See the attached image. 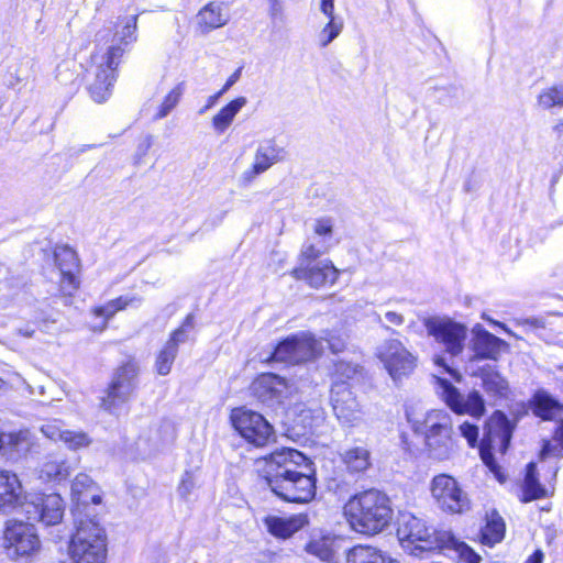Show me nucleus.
Segmentation results:
<instances>
[{
  "label": "nucleus",
  "instance_id": "obj_64",
  "mask_svg": "<svg viewBox=\"0 0 563 563\" xmlns=\"http://www.w3.org/2000/svg\"><path fill=\"white\" fill-rule=\"evenodd\" d=\"M412 428H413L415 432H419V426L417 423H413Z\"/></svg>",
  "mask_w": 563,
  "mask_h": 563
},
{
  "label": "nucleus",
  "instance_id": "obj_20",
  "mask_svg": "<svg viewBox=\"0 0 563 563\" xmlns=\"http://www.w3.org/2000/svg\"><path fill=\"white\" fill-rule=\"evenodd\" d=\"M472 333L471 346L474 352V358L497 360L501 347L507 346L504 340L489 333L481 324H476Z\"/></svg>",
  "mask_w": 563,
  "mask_h": 563
},
{
  "label": "nucleus",
  "instance_id": "obj_43",
  "mask_svg": "<svg viewBox=\"0 0 563 563\" xmlns=\"http://www.w3.org/2000/svg\"><path fill=\"white\" fill-rule=\"evenodd\" d=\"M136 29H137V15H132L125 19L124 25L121 31H117L114 35V41H118V44H113L112 46H121L123 49V45H129L136 41Z\"/></svg>",
  "mask_w": 563,
  "mask_h": 563
},
{
  "label": "nucleus",
  "instance_id": "obj_7",
  "mask_svg": "<svg viewBox=\"0 0 563 563\" xmlns=\"http://www.w3.org/2000/svg\"><path fill=\"white\" fill-rule=\"evenodd\" d=\"M322 349L321 341L311 333L301 332L279 343L273 358L277 362L300 363L316 357Z\"/></svg>",
  "mask_w": 563,
  "mask_h": 563
},
{
  "label": "nucleus",
  "instance_id": "obj_6",
  "mask_svg": "<svg viewBox=\"0 0 563 563\" xmlns=\"http://www.w3.org/2000/svg\"><path fill=\"white\" fill-rule=\"evenodd\" d=\"M137 374L139 365L134 361H128L115 371L107 395L102 398L106 410L115 411L130 399L135 389Z\"/></svg>",
  "mask_w": 563,
  "mask_h": 563
},
{
  "label": "nucleus",
  "instance_id": "obj_56",
  "mask_svg": "<svg viewBox=\"0 0 563 563\" xmlns=\"http://www.w3.org/2000/svg\"><path fill=\"white\" fill-rule=\"evenodd\" d=\"M221 97H222V95L219 91L217 93L210 96L207 100V104L199 110V114H203L206 111H208L210 108H212Z\"/></svg>",
  "mask_w": 563,
  "mask_h": 563
},
{
  "label": "nucleus",
  "instance_id": "obj_27",
  "mask_svg": "<svg viewBox=\"0 0 563 563\" xmlns=\"http://www.w3.org/2000/svg\"><path fill=\"white\" fill-rule=\"evenodd\" d=\"M33 445L34 439L29 430L10 432L4 435V443L1 449V453L7 456V459L16 461L25 456Z\"/></svg>",
  "mask_w": 563,
  "mask_h": 563
},
{
  "label": "nucleus",
  "instance_id": "obj_23",
  "mask_svg": "<svg viewBox=\"0 0 563 563\" xmlns=\"http://www.w3.org/2000/svg\"><path fill=\"white\" fill-rule=\"evenodd\" d=\"M25 499L18 475L8 470L0 471V508L10 509L22 505Z\"/></svg>",
  "mask_w": 563,
  "mask_h": 563
},
{
  "label": "nucleus",
  "instance_id": "obj_17",
  "mask_svg": "<svg viewBox=\"0 0 563 563\" xmlns=\"http://www.w3.org/2000/svg\"><path fill=\"white\" fill-rule=\"evenodd\" d=\"M291 275L297 280H305L313 288L333 285L339 276V271L329 261H321L314 264L307 263L292 269Z\"/></svg>",
  "mask_w": 563,
  "mask_h": 563
},
{
  "label": "nucleus",
  "instance_id": "obj_15",
  "mask_svg": "<svg viewBox=\"0 0 563 563\" xmlns=\"http://www.w3.org/2000/svg\"><path fill=\"white\" fill-rule=\"evenodd\" d=\"M64 510L63 498L58 494H49L27 503L25 511L29 519L38 520L45 526H54L62 521Z\"/></svg>",
  "mask_w": 563,
  "mask_h": 563
},
{
  "label": "nucleus",
  "instance_id": "obj_46",
  "mask_svg": "<svg viewBox=\"0 0 563 563\" xmlns=\"http://www.w3.org/2000/svg\"><path fill=\"white\" fill-rule=\"evenodd\" d=\"M329 249V245L323 244L322 242L318 241L317 243H313L311 241H307L301 249L300 252V266L307 265V263H310L311 261H314L320 255L325 253Z\"/></svg>",
  "mask_w": 563,
  "mask_h": 563
},
{
  "label": "nucleus",
  "instance_id": "obj_58",
  "mask_svg": "<svg viewBox=\"0 0 563 563\" xmlns=\"http://www.w3.org/2000/svg\"><path fill=\"white\" fill-rule=\"evenodd\" d=\"M483 319H484V320H486V321H488L489 323H492V324H494V325H497V327L501 328V329H503L506 333H508L509 335H512V336H516V338H517V335H516V334H515L510 329H508V328L506 327V324H504V323H501V322H498V321H496V320H494V319H492V318L487 317L486 314H483Z\"/></svg>",
  "mask_w": 563,
  "mask_h": 563
},
{
  "label": "nucleus",
  "instance_id": "obj_63",
  "mask_svg": "<svg viewBox=\"0 0 563 563\" xmlns=\"http://www.w3.org/2000/svg\"><path fill=\"white\" fill-rule=\"evenodd\" d=\"M20 332H21L24 336H32V334H33V331H24V332H23L22 330H20Z\"/></svg>",
  "mask_w": 563,
  "mask_h": 563
},
{
  "label": "nucleus",
  "instance_id": "obj_22",
  "mask_svg": "<svg viewBox=\"0 0 563 563\" xmlns=\"http://www.w3.org/2000/svg\"><path fill=\"white\" fill-rule=\"evenodd\" d=\"M54 256L62 276V288L66 291L76 289L78 287L76 273L79 267L76 252L68 246H60L55 250Z\"/></svg>",
  "mask_w": 563,
  "mask_h": 563
},
{
  "label": "nucleus",
  "instance_id": "obj_40",
  "mask_svg": "<svg viewBox=\"0 0 563 563\" xmlns=\"http://www.w3.org/2000/svg\"><path fill=\"white\" fill-rule=\"evenodd\" d=\"M563 456V419L560 421L558 428L551 440H544L540 451V459L548 457H562Z\"/></svg>",
  "mask_w": 563,
  "mask_h": 563
},
{
  "label": "nucleus",
  "instance_id": "obj_25",
  "mask_svg": "<svg viewBox=\"0 0 563 563\" xmlns=\"http://www.w3.org/2000/svg\"><path fill=\"white\" fill-rule=\"evenodd\" d=\"M482 380V387L488 397L499 399L506 398L509 394L508 380L490 365L478 368L473 374Z\"/></svg>",
  "mask_w": 563,
  "mask_h": 563
},
{
  "label": "nucleus",
  "instance_id": "obj_4",
  "mask_svg": "<svg viewBox=\"0 0 563 563\" xmlns=\"http://www.w3.org/2000/svg\"><path fill=\"white\" fill-rule=\"evenodd\" d=\"M69 551L71 563H103L107 551L103 529L92 519L80 520Z\"/></svg>",
  "mask_w": 563,
  "mask_h": 563
},
{
  "label": "nucleus",
  "instance_id": "obj_3",
  "mask_svg": "<svg viewBox=\"0 0 563 563\" xmlns=\"http://www.w3.org/2000/svg\"><path fill=\"white\" fill-rule=\"evenodd\" d=\"M432 363L438 371L431 375L437 394L445 404L457 415H468L474 418H481L485 413V401L477 390H472L467 395L461 394L448 379L441 377L446 373L460 380L459 373L448 363L444 356L434 355Z\"/></svg>",
  "mask_w": 563,
  "mask_h": 563
},
{
  "label": "nucleus",
  "instance_id": "obj_36",
  "mask_svg": "<svg viewBox=\"0 0 563 563\" xmlns=\"http://www.w3.org/2000/svg\"><path fill=\"white\" fill-rule=\"evenodd\" d=\"M134 302H140V299L136 297H119L117 299L108 301L106 305L100 307H95L92 309V313L96 317L103 318L102 324L98 328L99 331H102L107 328L108 321L120 310L125 309L128 306L133 305Z\"/></svg>",
  "mask_w": 563,
  "mask_h": 563
},
{
  "label": "nucleus",
  "instance_id": "obj_11",
  "mask_svg": "<svg viewBox=\"0 0 563 563\" xmlns=\"http://www.w3.org/2000/svg\"><path fill=\"white\" fill-rule=\"evenodd\" d=\"M4 539L12 556L30 558L38 553L41 541L34 526L14 522L5 529Z\"/></svg>",
  "mask_w": 563,
  "mask_h": 563
},
{
  "label": "nucleus",
  "instance_id": "obj_42",
  "mask_svg": "<svg viewBox=\"0 0 563 563\" xmlns=\"http://www.w3.org/2000/svg\"><path fill=\"white\" fill-rule=\"evenodd\" d=\"M177 353L176 347L165 343L163 349L157 353L154 364L155 371L158 375L165 376L170 373Z\"/></svg>",
  "mask_w": 563,
  "mask_h": 563
},
{
  "label": "nucleus",
  "instance_id": "obj_62",
  "mask_svg": "<svg viewBox=\"0 0 563 563\" xmlns=\"http://www.w3.org/2000/svg\"><path fill=\"white\" fill-rule=\"evenodd\" d=\"M432 413H429L426 419H424V424H428V423H431L432 422Z\"/></svg>",
  "mask_w": 563,
  "mask_h": 563
},
{
  "label": "nucleus",
  "instance_id": "obj_54",
  "mask_svg": "<svg viewBox=\"0 0 563 563\" xmlns=\"http://www.w3.org/2000/svg\"><path fill=\"white\" fill-rule=\"evenodd\" d=\"M325 340H327V342L329 344V347L334 353H339V352L343 351L344 347H345V340L342 339V338H339V336L336 338L334 335H330Z\"/></svg>",
  "mask_w": 563,
  "mask_h": 563
},
{
  "label": "nucleus",
  "instance_id": "obj_9",
  "mask_svg": "<svg viewBox=\"0 0 563 563\" xmlns=\"http://www.w3.org/2000/svg\"><path fill=\"white\" fill-rule=\"evenodd\" d=\"M234 429L250 443L264 446L273 437V427L260 413L236 409L231 416Z\"/></svg>",
  "mask_w": 563,
  "mask_h": 563
},
{
  "label": "nucleus",
  "instance_id": "obj_57",
  "mask_svg": "<svg viewBox=\"0 0 563 563\" xmlns=\"http://www.w3.org/2000/svg\"><path fill=\"white\" fill-rule=\"evenodd\" d=\"M483 319H484V320H486V321H488L489 323H492V324H494V325H497V327L501 328V329H503L506 333H508L509 335H512V336H516V338H517V335H516V334H515L510 329H508V328L506 327V324H504V323H501V322H498V321H496V320H494V319H492V318L487 317L486 314H483Z\"/></svg>",
  "mask_w": 563,
  "mask_h": 563
},
{
  "label": "nucleus",
  "instance_id": "obj_60",
  "mask_svg": "<svg viewBox=\"0 0 563 563\" xmlns=\"http://www.w3.org/2000/svg\"><path fill=\"white\" fill-rule=\"evenodd\" d=\"M525 324H529L534 328H544V322L538 318H530L523 321Z\"/></svg>",
  "mask_w": 563,
  "mask_h": 563
},
{
  "label": "nucleus",
  "instance_id": "obj_26",
  "mask_svg": "<svg viewBox=\"0 0 563 563\" xmlns=\"http://www.w3.org/2000/svg\"><path fill=\"white\" fill-rule=\"evenodd\" d=\"M267 530L276 538L287 539L308 523L306 515L290 517L268 516L264 520Z\"/></svg>",
  "mask_w": 563,
  "mask_h": 563
},
{
  "label": "nucleus",
  "instance_id": "obj_19",
  "mask_svg": "<svg viewBox=\"0 0 563 563\" xmlns=\"http://www.w3.org/2000/svg\"><path fill=\"white\" fill-rule=\"evenodd\" d=\"M41 432L53 441H62L69 450L87 448L91 439L84 431L66 429L60 420H51L41 427Z\"/></svg>",
  "mask_w": 563,
  "mask_h": 563
},
{
  "label": "nucleus",
  "instance_id": "obj_49",
  "mask_svg": "<svg viewBox=\"0 0 563 563\" xmlns=\"http://www.w3.org/2000/svg\"><path fill=\"white\" fill-rule=\"evenodd\" d=\"M313 234L319 238V241L329 245L333 235V222L330 218L317 219L312 225Z\"/></svg>",
  "mask_w": 563,
  "mask_h": 563
},
{
  "label": "nucleus",
  "instance_id": "obj_55",
  "mask_svg": "<svg viewBox=\"0 0 563 563\" xmlns=\"http://www.w3.org/2000/svg\"><path fill=\"white\" fill-rule=\"evenodd\" d=\"M241 76V69H236L228 79H227V82L224 84V86L222 87L221 90H219V92H221V95H224L240 78Z\"/></svg>",
  "mask_w": 563,
  "mask_h": 563
},
{
  "label": "nucleus",
  "instance_id": "obj_29",
  "mask_svg": "<svg viewBox=\"0 0 563 563\" xmlns=\"http://www.w3.org/2000/svg\"><path fill=\"white\" fill-rule=\"evenodd\" d=\"M228 21L229 15L224 12L223 5L218 2L208 3L197 15V23L203 33L219 29L225 25Z\"/></svg>",
  "mask_w": 563,
  "mask_h": 563
},
{
  "label": "nucleus",
  "instance_id": "obj_51",
  "mask_svg": "<svg viewBox=\"0 0 563 563\" xmlns=\"http://www.w3.org/2000/svg\"><path fill=\"white\" fill-rule=\"evenodd\" d=\"M461 434L467 440L471 446H475L478 438V428L475 424L464 422L460 426Z\"/></svg>",
  "mask_w": 563,
  "mask_h": 563
},
{
  "label": "nucleus",
  "instance_id": "obj_8",
  "mask_svg": "<svg viewBox=\"0 0 563 563\" xmlns=\"http://www.w3.org/2000/svg\"><path fill=\"white\" fill-rule=\"evenodd\" d=\"M424 327L429 335L444 345L451 356H457L463 352L467 336L465 325L454 322L445 317H432L424 320Z\"/></svg>",
  "mask_w": 563,
  "mask_h": 563
},
{
  "label": "nucleus",
  "instance_id": "obj_12",
  "mask_svg": "<svg viewBox=\"0 0 563 563\" xmlns=\"http://www.w3.org/2000/svg\"><path fill=\"white\" fill-rule=\"evenodd\" d=\"M394 380L408 375L415 367V358L397 340L386 341L377 353Z\"/></svg>",
  "mask_w": 563,
  "mask_h": 563
},
{
  "label": "nucleus",
  "instance_id": "obj_39",
  "mask_svg": "<svg viewBox=\"0 0 563 563\" xmlns=\"http://www.w3.org/2000/svg\"><path fill=\"white\" fill-rule=\"evenodd\" d=\"M537 466L534 463H529L527 467V474L523 484V496L521 500L523 503L531 501L533 499L543 498L545 496V489L540 485L537 478Z\"/></svg>",
  "mask_w": 563,
  "mask_h": 563
},
{
  "label": "nucleus",
  "instance_id": "obj_10",
  "mask_svg": "<svg viewBox=\"0 0 563 563\" xmlns=\"http://www.w3.org/2000/svg\"><path fill=\"white\" fill-rule=\"evenodd\" d=\"M330 402L339 422L354 427L362 420V408L346 382H335L331 388Z\"/></svg>",
  "mask_w": 563,
  "mask_h": 563
},
{
  "label": "nucleus",
  "instance_id": "obj_61",
  "mask_svg": "<svg viewBox=\"0 0 563 563\" xmlns=\"http://www.w3.org/2000/svg\"><path fill=\"white\" fill-rule=\"evenodd\" d=\"M481 456H482L483 462L487 466L492 467V465H493V456H492V454L489 452H487L486 450L482 449L481 450Z\"/></svg>",
  "mask_w": 563,
  "mask_h": 563
},
{
  "label": "nucleus",
  "instance_id": "obj_52",
  "mask_svg": "<svg viewBox=\"0 0 563 563\" xmlns=\"http://www.w3.org/2000/svg\"><path fill=\"white\" fill-rule=\"evenodd\" d=\"M384 318L386 321V327L395 325L399 327L405 322V316L402 312L397 310H385L384 311Z\"/></svg>",
  "mask_w": 563,
  "mask_h": 563
},
{
  "label": "nucleus",
  "instance_id": "obj_50",
  "mask_svg": "<svg viewBox=\"0 0 563 563\" xmlns=\"http://www.w3.org/2000/svg\"><path fill=\"white\" fill-rule=\"evenodd\" d=\"M196 487L197 483L192 473L186 472L181 477L177 492L181 498L188 499Z\"/></svg>",
  "mask_w": 563,
  "mask_h": 563
},
{
  "label": "nucleus",
  "instance_id": "obj_13",
  "mask_svg": "<svg viewBox=\"0 0 563 563\" xmlns=\"http://www.w3.org/2000/svg\"><path fill=\"white\" fill-rule=\"evenodd\" d=\"M254 397L268 407L279 405L291 394L287 380L273 373L261 374L251 385Z\"/></svg>",
  "mask_w": 563,
  "mask_h": 563
},
{
  "label": "nucleus",
  "instance_id": "obj_16",
  "mask_svg": "<svg viewBox=\"0 0 563 563\" xmlns=\"http://www.w3.org/2000/svg\"><path fill=\"white\" fill-rule=\"evenodd\" d=\"M397 537L404 551L413 556L422 554V521L410 512L398 518Z\"/></svg>",
  "mask_w": 563,
  "mask_h": 563
},
{
  "label": "nucleus",
  "instance_id": "obj_44",
  "mask_svg": "<svg viewBox=\"0 0 563 563\" xmlns=\"http://www.w3.org/2000/svg\"><path fill=\"white\" fill-rule=\"evenodd\" d=\"M538 104L543 109H551L555 106L563 107V86L543 90L538 97Z\"/></svg>",
  "mask_w": 563,
  "mask_h": 563
},
{
  "label": "nucleus",
  "instance_id": "obj_5",
  "mask_svg": "<svg viewBox=\"0 0 563 563\" xmlns=\"http://www.w3.org/2000/svg\"><path fill=\"white\" fill-rule=\"evenodd\" d=\"M432 498L446 512L463 514L470 509V499L450 475H437L430 485Z\"/></svg>",
  "mask_w": 563,
  "mask_h": 563
},
{
  "label": "nucleus",
  "instance_id": "obj_37",
  "mask_svg": "<svg viewBox=\"0 0 563 563\" xmlns=\"http://www.w3.org/2000/svg\"><path fill=\"white\" fill-rule=\"evenodd\" d=\"M342 460L351 472H364L371 466V452L365 446H353L345 450Z\"/></svg>",
  "mask_w": 563,
  "mask_h": 563
},
{
  "label": "nucleus",
  "instance_id": "obj_31",
  "mask_svg": "<svg viewBox=\"0 0 563 563\" xmlns=\"http://www.w3.org/2000/svg\"><path fill=\"white\" fill-rule=\"evenodd\" d=\"M71 494L78 503L84 505L100 504L101 497L97 494V486L87 474H78L71 484Z\"/></svg>",
  "mask_w": 563,
  "mask_h": 563
},
{
  "label": "nucleus",
  "instance_id": "obj_59",
  "mask_svg": "<svg viewBox=\"0 0 563 563\" xmlns=\"http://www.w3.org/2000/svg\"><path fill=\"white\" fill-rule=\"evenodd\" d=\"M543 562V553L540 550H537L532 555H530L525 563H542Z\"/></svg>",
  "mask_w": 563,
  "mask_h": 563
},
{
  "label": "nucleus",
  "instance_id": "obj_48",
  "mask_svg": "<svg viewBox=\"0 0 563 563\" xmlns=\"http://www.w3.org/2000/svg\"><path fill=\"white\" fill-rule=\"evenodd\" d=\"M342 30L343 22L341 20H329L319 33L320 46H328L335 37L340 35Z\"/></svg>",
  "mask_w": 563,
  "mask_h": 563
},
{
  "label": "nucleus",
  "instance_id": "obj_32",
  "mask_svg": "<svg viewBox=\"0 0 563 563\" xmlns=\"http://www.w3.org/2000/svg\"><path fill=\"white\" fill-rule=\"evenodd\" d=\"M505 531L506 526L504 519L496 510H492L486 514V525L482 528L481 541L485 545L493 547L501 542L505 537Z\"/></svg>",
  "mask_w": 563,
  "mask_h": 563
},
{
  "label": "nucleus",
  "instance_id": "obj_38",
  "mask_svg": "<svg viewBox=\"0 0 563 563\" xmlns=\"http://www.w3.org/2000/svg\"><path fill=\"white\" fill-rule=\"evenodd\" d=\"M70 467L66 460L49 457L40 468V478L46 482H59L68 477Z\"/></svg>",
  "mask_w": 563,
  "mask_h": 563
},
{
  "label": "nucleus",
  "instance_id": "obj_18",
  "mask_svg": "<svg viewBox=\"0 0 563 563\" xmlns=\"http://www.w3.org/2000/svg\"><path fill=\"white\" fill-rule=\"evenodd\" d=\"M285 156L284 148L274 141H266L257 147L252 166L242 174L245 183L253 181L258 175L266 172L271 166L282 161Z\"/></svg>",
  "mask_w": 563,
  "mask_h": 563
},
{
  "label": "nucleus",
  "instance_id": "obj_1",
  "mask_svg": "<svg viewBox=\"0 0 563 563\" xmlns=\"http://www.w3.org/2000/svg\"><path fill=\"white\" fill-rule=\"evenodd\" d=\"M257 471L280 499L306 504L316 495L312 464L297 450L282 449L256 460Z\"/></svg>",
  "mask_w": 563,
  "mask_h": 563
},
{
  "label": "nucleus",
  "instance_id": "obj_45",
  "mask_svg": "<svg viewBox=\"0 0 563 563\" xmlns=\"http://www.w3.org/2000/svg\"><path fill=\"white\" fill-rule=\"evenodd\" d=\"M195 327L194 314L189 313L186 319L183 321L181 325L172 332L169 339L166 344L176 347L178 351V346L180 343H184L188 339V332L191 331Z\"/></svg>",
  "mask_w": 563,
  "mask_h": 563
},
{
  "label": "nucleus",
  "instance_id": "obj_2",
  "mask_svg": "<svg viewBox=\"0 0 563 563\" xmlns=\"http://www.w3.org/2000/svg\"><path fill=\"white\" fill-rule=\"evenodd\" d=\"M344 516L354 531L373 536L389 526L393 509L386 494L368 489L349 499L344 506Z\"/></svg>",
  "mask_w": 563,
  "mask_h": 563
},
{
  "label": "nucleus",
  "instance_id": "obj_21",
  "mask_svg": "<svg viewBox=\"0 0 563 563\" xmlns=\"http://www.w3.org/2000/svg\"><path fill=\"white\" fill-rule=\"evenodd\" d=\"M486 428V439L483 441L486 442L489 448L497 449L504 453L508 448L512 434V426L508 418L501 411H496L489 418Z\"/></svg>",
  "mask_w": 563,
  "mask_h": 563
},
{
  "label": "nucleus",
  "instance_id": "obj_33",
  "mask_svg": "<svg viewBox=\"0 0 563 563\" xmlns=\"http://www.w3.org/2000/svg\"><path fill=\"white\" fill-rule=\"evenodd\" d=\"M346 563H399L376 548L356 545L346 554Z\"/></svg>",
  "mask_w": 563,
  "mask_h": 563
},
{
  "label": "nucleus",
  "instance_id": "obj_28",
  "mask_svg": "<svg viewBox=\"0 0 563 563\" xmlns=\"http://www.w3.org/2000/svg\"><path fill=\"white\" fill-rule=\"evenodd\" d=\"M305 551L322 562L335 563L339 551V540L329 534L314 537L305 545Z\"/></svg>",
  "mask_w": 563,
  "mask_h": 563
},
{
  "label": "nucleus",
  "instance_id": "obj_47",
  "mask_svg": "<svg viewBox=\"0 0 563 563\" xmlns=\"http://www.w3.org/2000/svg\"><path fill=\"white\" fill-rule=\"evenodd\" d=\"M114 80L115 79L108 80V77L106 75L102 82H100V80H93L89 86V91L92 99L96 102L106 101L111 95V89L113 87Z\"/></svg>",
  "mask_w": 563,
  "mask_h": 563
},
{
  "label": "nucleus",
  "instance_id": "obj_34",
  "mask_svg": "<svg viewBox=\"0 0 563 563\" xmlns=\"http://www.w3.org/2000/svg\"><path fill=\"white\" fill-rule=\"evenodd\" d=\"M533 404V413L543 420H554L563 413V405L544 391L536 394Z\"/></svg>",
  "mask_w": 563,
  "mask_h": 563
},
{
  "label": "nucleus",
  "instance_id": "obj_30",
  "mask_svg": "<svg viewBox=\"0 0 563 563\" xmlns=\"http://www.w3.org/2000/svg\"><path fill=\"white\" fill-rule=\"evenodd\" d=\"M125 49L121 46H110L104 55L96 56V71L95 79L103 81L104 75L108 80L115 79V69L119 65V59L123 56Z\"/></svg>",
  "mask_w": 563,
  "mask_h": 563
},
{
  "label": "nucleus",
  "instance_id": "obj_35",
  "mask_svg": "<svg viewBox=\"0 0 563 563\" xmlns=\"http://www.w3.org/2000/svg\"><path fill=\"white\" fill-rule=\"evenodd\" d=\"M247 103L245 97H239L224 106L211 120L214 131L219 134L227 131L235 115Z\"/></svg>",
  "mask_w": 563,
  "mask_h": 563
},
{
  "label": "nucleus",
  "instance_id": "obj_53",
  "mask_svg": "<svg viewBox=\"0 0 563 563\" xmlns=\"http://www.w3.org/2000/svg\"><path fill=\"white\" fill-rule=\"evenodd\" d=\"M320 11L329 19L336 20L334 15V0H321Z\"/></svg>",
  "mask_w": 563,
  "mask_h": 563
},
{
  "label": "nucleus",
  "instance_id": "obj_14",
  "mask_svg": "<svg viewBox=\"0 0 563 563\" xmlns=\"http://www.w3.org/2000/svg\"><path fill=\"white\" fill-rule=\"evenodd\" d=\"M453 550L463 563H479L481 556L449 530H433L424 536V551Z\"/></svg>",
  "mask_w": 563,
  "mask_h": 563
},
{
  "label": "nucleus",
  "instance_id": "obj_24",
  "mask_svg": "<svg viewBox=\"0 0 563 563\" xmlns=\"http://www.w3.org/2000/svg\"><path fill=\"white\" fill-rule=\"evenodd\" d=\"M438 417H440V415H437V418ZM429 428L427 444L430 448V455L439 460L448 457L450 443L448 417L441 415L440 420L432 422Z\"/></svg>",
  "mask_w": 563,
  "mask_h": 563
},
{
  "label": "nucleus",
  "instance_id": "obj_41",
  "mask_svg": "<svg viewBox=\"0 0 563 563\" xmlns=\"http://www.w3.org/2000/svg\"><path fill=\"white\" fill-rule=\"evenodd\" d=\"M185 91V82H178L163 99L157 113L154 115L155 120H161L167 117L179 103L181 96Z\"/></svg>",
  "mask_w": 563,
  "mask_h": 563
}]
</instances>
